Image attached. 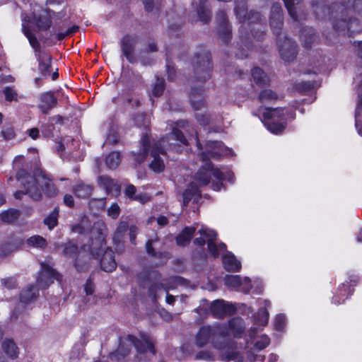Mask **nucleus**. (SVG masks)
<instances>
[{"instance_id":"obj_29","label":"nucleus","mask_w":362,"mask_h":362,"mask_svg":"<svg viewBox=\"0 0 362 362\" xmlns=\"http://www.w3.org/2000/svg\"><path fill=\"white\" fill-rule=\"evenodd\" d=\"M199 198L201 192L196 182H191L182 194L183 204L187 206L193 197Z\"/></svg>"},{"instance_id":"obj_64","label":"nucleus","mask_w":362,"mask_h":362,"mask_svg":"<svg viewBox=\"0 0 362 362\" xmlns=\"http://www.w3.org/2000/svg\"><path fill=\"white\" fill-rule=\"evenodd\" d=\"M84 222L81 221V223L74 225L71 228V230L74 233H78V234H84L88 232V228H86L83 225Z\"/></svg>"},{"instance_id":"obj_27","label":"nucleus","mask_w":362,"mask_h":362,"mask_svg":"<svg viewBox=\"0 0 362 362\" xmlns=\"http://www.w3.org/2000/svg\"><path fill=\"white\" fill-rule=\"evenodd\" d=\"M300 38L303 45L309 49L311 47L312 44L316 40V35L314 29L312 28H303L300 35Z\"/></svg>"},{"instance_id":"obj_42","label":"nucleus","mask_w":362,"mask_h":362,"mask_svg":"<svg viewBox=\"0 0 362 362\" xmlns=\"http://www.w3.org/2000/svg\"><path fill=\"white\" fill-rule=\"evenodd\" d=\"M198 16L201 21L207 23L211 21V11L207 8L203 1H200L199 6L197 10Z\"/></svg>"},{"instance_id":"obj_40","label":"nucleus","mask_w":362,"mask_h":362,"mask_svg":"<svg viewBox=\"0 0 362 362\" xmlns=\"http://www.w3.org/2000/svg\"><path fill=\"white\" fill-rule=\"evenodd\" d=\"M59 209L54 208L44 219V223L49 230L53 229L58 223Z\"/></svg>"},{"instance_id":"obj_3","label":"nucleus","mask_w":362,"mask_h":362,"mask_svg":"<svg viewBox=\"0 0 362 362\" xmlns=\"http://www.w3.org/2000/svg\"><path fill=\"white\" fill-rule=\"evenodd\" d=\"M206 151L202 152L200 154L202 160L205 163L196 173L194 182L197 183L198 187L206 186L210 182L211 175H213L219 181L218 182H213V189L218 191L222 186V183L220 182L225 180V176L218 168L214 167L209 159H217L221 156H227L231 151L224 146L221 141H209L206 144Z\"/></svg>"},{"instance_id":"obj_6","label":"nucleus","mask_w":362,"mask_h":362,"mask_svg":"<svg viewBox=\"0 0 362 362\" xmlns=\"http://www.w3.org/2000/svg\"><path fill=\"white\" fill-rule=\"evenodd\" d=\"M157 274L155 272H143L138 274L137 278L143 287H148V294L156 302L163 291L168 292L169 287L161 282H151V278H156Z\"/></svg>"},{"instance_id":"obj_25","label":"nucleus","mask_w":362,"mask_h":362,"mask_svg":"<svg viewBox=\"0 0 362 362\" xmlns=\"http://www.w3.org/2000/svg\"><path fill=\"white\" fill-rule=\"evenodd\" d=\"M224 268L228 272H238L241 267L240 262L231 252H227L223 257Z\"/></svg>"},{"instance_id":"obj_57","label":"nucleus","mask_w":362,"mask_h":362,"mask_svg":"<svg viewBox=\"0 0 362 362\" xmlns=\"http://www.w3.org/2000/svg\"><path fill=\"white\" fill-rule=\"evenodd\" d=\"M1 135L6 140H11L15 137V132L12 127H5L1 131Z\"/></svg>"},{"instance_id":"obj_17","label":"nucleus","mask_w":362,"mask_h":362,"mask_svg":"<svg viewBox=\"0 0 362 362\" xmlns=\"http://www.w3.org/2000/svg\"><path fill=\"white\" fill-rule=\"evenodd\" d=\"M204 90L202 86H192L191 88L189 98L193 108L196 110H201L205 105L203 96Z\"/></svg>"},{"instance_id":"obj_30","label":"nucleus","mask_w":362,"mask_h":362,"mask_svg":"<svg viewBox=\"0 0 362 362\" xmlns=\"http://www.w3.org/2000/svg\"><path fill=\"white\" fill-rule=\"evenodd\" d=\"M93 190V186L85 184L82 182H78L73 187V192L75 194V195L82 199L88 198L92 194Z\"/></svg>"},{"instance_id":"obj_49","label":"nucleus","mask_w":362,"mask_h":362,"mask_svg":"<svg viewBox=\"0 0 362 362\" xmlns=\"http://www.w3.org/2000/svg\"><path fill=\"white\" fill-rule=\"evenodd\" d=\"M259 99L262 103L269 102L277 99V95L272 90H263L259 96Z\"/></svg>"},{"instance_id":"obj_56","label":"nucleus","mask_w":362,"mask_h":362,"mask_svg":"<svg viewBox=\"0 0 362 362\" xmlns=\"http://www.w3.org/2000/svg\"><path fill=\"white\" fill-rule=\"evenodd\" d=\"M105 198L91 199L89 202V206L90 208L97 207L100 209H103L105 206Z\"/></svg>"},{"instance_id":"obj_53","label":"nucleus","mask_w":362,"mask_h":362,"mask_svg":"<svg viewBox=\"0 0 362 362\" xmlns=\"http://www.w3.org/2000/svg\"><path fill=\"white\" fill-rule=\"evenodd\" d=\"M2 286L8 289H13L17 286V281L14 277H7L1 280Z\"/></svg>"},{"instance_id":"obj_52","label":"nucleus","mask_w":362,"mask_h":362,"mask_svg":"<svg viewBox=\"0 0 362 362\" xmlns=\"http://www.w3.org/2000/svg\"><path fill=\"white\" fill-rule=\"evenodd\" d=\"M269 343V338L266 335H262L260 339L255 342V346L257 350H262L265 349Z\"/></svg>"},{"instance_id":"obj_21","label":"nucleus","mask_w":362,"mask_h":362,"mask_svg":"<svg viewBox=\"0 0 362 362\" xmlns=\"http://www.w3.org/2000/svg\"><path fill=\"white\" fill-rule=\"evenodd\" d=\"M198 233L207 239L208 249L209 251L212 254L214 257H218V252L217 251V245L215 244L214 240L217 236V233L213 230L202 227Z\"/></svg>"},{"instance_id":"obj_51","label":"nucleus","mask_w":362,"mask_h":362,"mask_svg":"<svg viewBox=\"0 0 362 362\" xmlns=\"http://www.w3.org/2000/svg\"><path fill=\"white\" fill-rule=\"evenodd\" d=\"M296 88L298 91L306 93L314 88V83L312 81H303L297 83Z\"/></svg>"},{"instance_id":"obj_10","label":"nucleus","mask_w":362,"mask_h":362,"mask_svg":"<svg viewBox=\"0 0 362 362\" xmlns=\"http://www.w3.org/2000/svg\"><path fill=\"white\" fill-rule=\"evenodd\" d=\"M127 340L130 344H133L139 354H145L148 351L153 355L156 354L153 341L152 339L146 334H141V339L128 334L127 336Z\"/></svg>"},{"instance_id":"obj_44","label":"nucleus","mask_w":362,"mask_h":362,"mask_svg":"<svg viewBox=\"0 0 362 362\" xmlns=\"http://www.w3.org/2000/svg\"><path fill=\"white\" fill-rule=\"evenodd\" d=\"M0 216L4 222L10 223L18 219L20 216V212L16 209H10L1 213Z\"/></svg>"},{"instance_id":"obj_9","label":"nucleus","mask_w":362,"mask_h":362,"mask_svg":"<svg viewBox=\"0 0 362 362\" xmlns=\"http://www.w3.org/2000/svg\"><path fill=\"white\" fill-rule=\"evenodd\" d=\"M105 226L103 223H97L94 225L93 233L97 232L98 237L92 239L91 244L90 245V255L93 258H99L101 252L103 250V247L105 246V235L103 230Z\"/></svg>"},{"instance_id":"obj_54","label":"nucleus","mask_w":362,"mask_h":362,"mask_svg":"<svg viewBox=\"0 0 362 362\" xmlns=\"http://www.w3.org/2000/svg\"><path fill=\"white\" fill-rule=\"evenodd\" d=\"M159 239L158 237H156L154 239H149L146 243V251L147 254L151 257L156 255V250L153 247V244L156 242H158Z\"/></svg>"},{"instance_id":"obj_62","label":"nucleus","mask_w":362,"mask_h":362,"mask_svg":"<svg viewBox=\"0 0 362 362\" xmlns=\"http://www.w3.org/2000/svg\"><path fill=\"white\" fill-rule=\"evenodd\" d=\"M54 129V126L53 124H45L42 127V129H41V131H42V134L45 136V137H52L53 136V129Z\"/></svg>"},{"instance_id":"obj_47","label":"nucleus","mask_w":362,"mask_h":362,"mask_svg":"<svg viewBox=\"0 0 362 362\" xmlns=\"http://www.w3.org/2000/svg\"><path fill=\"white\" fill-rule=\"evenodd\" d=\"M224 281L225 284L230 288H238L243 284L242 279L238 275H227L224 278Z\"/></svg>"},{"instance_id":"obj_36","label":"nucleus","mask_w":362,"mask_h":362,"mask_svg":"<svg viewBox=\"0 0 362 362\" xmlns=\"http://www.w3.org/2000/svg\"><path fill=\"white\" fill-rule=\"evenodd\" d=\"M2 348L9 357L15 358L18 356V349L13 340L6 339L2 343Z\"/></svg>"},{"instance_id":"obj_13","label":"nucleus","mask_w":362,"mask_h":362,"mask_svg":"<svg viewBox=\"0 0 362 362\" xmlns=\"http://www.w3.org/2000/svg\"><path fill=\"white\" fill-rule=\"evenodd\" d=\"M137 42V37L130 35H124L120 40V47L122 54L130 63H135L136 62V59L134 56V50Z\"/></svg>"},{"instance_id":"obj_34","label":"nucleus","mask_w":362,"mask_h":362,"mask_svg":"<svg viewBox=\"0 0 362 362\" xmlns=\"http://www.w3.org/2000/svg\"><path fill=\"white\" fill-rule=\"evenodd\" d=\"M120 153L112 151L105 158V164L109 169L113 170L117 168L121 162Z\"/></svg>"},{"instance_id":"obj_35","label":"nucleus","mask_w":362,"mask_h":362,"mask_svg":"<svg viewBox=\"0 0 362 362\" xmlns=\"http://www.w3.org/2000/svg\"><path fill=\"white\" fill-rule=\"evenodd\" d=\"M22 30L23 34L28 39L30 45L35 49V52L37 54L42 52L40 51V45L37 37L30 32L29 28L26 25H25L24 23H23L22 25Z\"/></svg>"},{"instance_id":"obj_15","label":"nucleus","mask_w":362,"mask_h":362,"mask_svg":"<svg viewBox=\"0 0 362 362\" xmlns=\"http://www.w3.org/2000/svg\"><path fill=\"white\" fill-rule=\"evenodd\" d=\"M216 19L218 24L217 30L218 35L225 42H227L230 38L231 26L228 23L226 13L223 11H218Z\"/></svg>"},{"instance_id":"obj_43","label":"nucleus","mask_w":362,"mask_h":362,"mask_svg":"<svg viewBox=\"0 0 362 362\" xmlns=\"http://www.w3.org/2000/svg\"><path fill=\"white\" fill-rule=\"evenodd\" d=\"M26 242L29 246L40 249H45L47 245V240L40 235H33L27 239Z\"/></svg>"},{"instance_id":"obj_23","label":"nucleus","mask_w":362,"mask_h":362,"mask_svg":"<svg viewBox=\"0 0 362 362\" xmlns=\"http://www.w3.org/2000/svg\"><path fill=\"white\" fill-rule=\"evenodd\" d=\"M196 231V227H185L176 237V243L178 246L185 247L188 245Z\"/></svg>"},{"instance_id":"obj_46","label":"nucleus","mask_w":362,"mask_h":362,"mask_svg":"<svg viewBox=\"0 0 362 362\" xmlns=\"http://www.w3.org/2000/svg\"><path fill=\"white\" fill-rule=\"evenodd\" d=\"M262 16L261 14L255 11H250V12H247L246 14V20L245 23H242L243 25H245V23H247V25H250L251 24H257L259 23L262 21Z\"/></svg>"},{"instance_id":"obj_22","label":"nucleus","mask_w":362,"mask_h":362,"mask_svg":"<svg viewBox=\"0 0 362 362\" xmlns=\"http://www.w3.org/2000/svg\"><path fill=\"white\" fill-rule=\"evenodd\" d=\"M132 346H133V344H129L127 340V337L124 339H121L117 350L110 354V359L112 361H119L124 358L129 354Z\"/></svg>"},{"instance_id":"obj_45","label":"nucleus","mask_w":362,"mask_h":362,"mask_svg":"<svg viewBox=\"0 0 362 362\" xmlns=\"http://www.w3.org/2000/svg\"><path fill=\"white\" fill-rule=\"evenodd\" d=\"M63 247L62 253L66 257H74L78 253V247L72 242L61 245Z\"/></svg>"},{"instance_id":"obj_32","label":"nucleus","mask_w":362,"mask_h":362,"mask_svg":"<svg viewBox=\"0 0 362 362\" xmlns=\"http://www.w3.org/2000/svg\"><path fill=\"white\" fill-rule=\"evenodd\" d=\"M252 76L259 86H264L269 83L268 76L259 67H255L252 69Z\"/></svg>"},{"instance_id":"obj_50","label":"nucleus","mask_w":362,"mask_h":362,"mask_svg":"<svg viewBox=\"0 0 362 362\" xmlns=\"http://www.w3.org/2000/svg\"><path fill=\"white\" fill-rule=\"evenodd\" d=\"M165 82L163 78H156V81L154 84L153 89V95L156 97L161 95L164 90Z\"/></svg>"},{"instance_id":"obj_37","label":"nucleus","mask_w":362,"mask_h":362,"mask_svg":"<svg viewBox=\"0 0 362 362\" xmlns=\"http://www.w3.org/2000/svg\"><path fill=\"white\" fill-rule=\"evenodd\" d=\"M34 20L38 30H47L51 27L52 21L47 14L35 16Z\"/></svg>"},{"instance_id":"obj_59","label":"nucleus","mask_w":362,"mask_h":362,"mask_svg":"<svg viewBox=\"0 0 362 362\" xmlns=\"http://www.w3.org/2000/svg\"><path fill=\"white\" fill-rule=\"evenodd\" d=\"M128 229V224L127 222H121L115 233V238H120L123 233H125Z\"/></svg>"},{"instance_id":"obj_7","label":"nucleus","mask_w":362,"mask_h":362,"mask_svg":"<svg viewBox=\"0 0 362 362\" xmlns=\"http://www.w3.org/2000/svg\"><path fill=\"white\" fill-rule=\"evenodd\" d=\"M277 45L281 57L285 62H291L298 54V46L291 39L281 34L276 35Z\"/></svg>"},{"instance_id":"obj_41","label":"nucleus","mask_w":362,"mask_h":362,"mask_svg":"<svg viewBox=\"0 0 362 362\" xmlns=\"http://www.w3.org/2000/svg\"><path fill=\"white\" fill-rule=\"evenodd\" d=\"M229 328L233 331L235 337H240L244 332L245 327L241 318H233L229 321Z\"/></svg>"},{"instance_id":"obj_20","label":"nucleus","mask_w":362,"mask_h":362,"mask_svg":"<svg viewBox=\"0 0 362 362\" xmlns=\"http://www.w3.org/2000/svg\"><path fill=\"white\" fill-rule=\"evenodd\" d=\"M302 1L303 0H283L288 15L296 22L305 19L306 14L303 12L298 13L296 6V5L300 4Z\"/></svg>"},{"instance_id":"obj_60","label":"nucleus","mask_w":362,"mask_h":362,"mask_svg":"<svg viewBox=\"0 0 362 362\" xmlns=\"http://www.w3.org/2000/svg\"><path fill=\"white\" fill-rule=\"evenodd\" d=\"M119 206L116 203L112 204L107 210L108 216H111L112 218H117L119 215Z\"/></svg>"},{"instance_id":"obj_58","label":"nucleus","mask_w":362,"mask_h":362,"mask_svg":"<svg viewBox=\"0 0 362 362\" xmlns=\"http://www.w3.org/2000/svg\"><path fill=\"white\" fill-rule=\"evenodd\" d=\"M145 10L151 12L155 8H158L159 3L155 0H142Z\"/></svg>"},{"instance_id":"obj_48","label":"nucleus","mask_w":362,"mask_h":362,"mask_svg":"<svg viewBox=\"0 0 362 362\" xmlns=\"http://www.w3.org/2000/svg\"><path fill=\"white\" fill-rule=\"evenodd\" d=\"M133 119L134 121V123L138 127H144V129H147L149 123V119L147 117V115L144 113H138L136 114Z\"/></svg>"},{"instance_id":"obj_31","label":"nucleus","mask_w":362,"mask_h":362,"mask_svg":"<svg viewBox=\"0 0 362 362\" xmlns=\"http://www.w3.org/2000/svg\"><path fill=\"white\" fill-rule=\"evenodd\" d=\"M37 290L33 286H29L23 290L20 295V300L22 303H29L37 298Z\"/></svg>"},{"instance_id":"obj_24","label":"nucleus","mask_w":362,"mask_h":362,"mask_svg":"<svg viewBox=\"0 0 362 362\" xmlns=\"http://www.w3.org/2000/svg\"><path fill=\"white\" fill-rule=\"evenodd\" d=\"M41 189L47 197H54L58 194V189L52 180L45 175H41Z\"/></svg>"},{"instance_id":"obj_26","label":"nucleus","mask_w":362,"mask_h":362,"mask_svg":"<svg viewBox=\"0 0 362 362\" xmlns=\"http://www.w3.org/2000/svg\"><path fill=\"white\" fill-rule=\"evenodd\" d=\"M98 185L103 187L107 194L114 191L119 192V186L111 177L106 175H101L98 179Z\"/></svg>"},{"instance_id":"obj_28","label":"nucleus","mask_w":362,"mask_h":362,"mask_svg":"<svg viewBox=\"0 0 362 362\" xmlns=\"http://www.w3.org/2000/svg\"><path fill=\"white\" fill-rule=\"evenodd\" d=\"M234 13L240 23H245L247 11V0H234Z\"/></svg>"},{"instance_id":"obj_19","label":"nucleus","mask_w":362,"mask_h":362,"mask_svg":"<svg viewBox=\"0 0 362 362\" xmlns=\"http://www.w3.org/2000/svg\"><path fill=\"white\" fill-rule=\"evenodd\" d=\"M100 264L102 269L106 272H111L116 269L114 252L110 248L107 247L104 251Z\"/></svg>"},{"instance_id":"obj_11","label":"nucleus","mask_w":362,"mask_h":362,"mask_svg":"<svg viewBox=\"0 0 362 362\" xmlns=\"http://www.w3.org/2000/svg\"><path fill=\"white\" fill-rule=\"evenodd\" d=\"M54 279L60 281L62 279L61 274L57 272L49 264L42 262L41 272L37 279L38 286L41 288L45 289L53 283Z\"/></svg>"},{"instance_id":"obj_38","label":"nucleus","mask_w":362,"mask_h":362,"mask_svg":"<svg viewBox=\"0 0 362 362\" xmlns=\"http://www.w3.org/2000/svg\"><path fill=\"white\" fill-rule=\"evenodd\" d=\"M267 112L264 113V117L267 119H274L276 121L285 122L284 109L283 108H267Z\"/></svg>"},{"instance_id":"obj_33","label":"nucleus","mask_w":362,"mask_h":362,"mask_svg":"<svg viewBox=\"0 0 362 362\" xmlns=\"http://www.w3.org/2000/svg\"><path fill=\"white\" fill-rule=\"evenodd\" d=\"M264 125L271 132L277 134L281 133L284 130L286 122L267 119L264 122Z\"/></svg>"},{"instance_id":"obj_63","label":"nucleus","mask_w":362,"mask_h":362,"mask_svg":"<svg viewBox=\"0 0 362 362\" xmlns=\"http://www.w3.org/2000/svg\"><path fill=\"white\" fill-rule=\"evenodd\" d=\"M196 359H202L206 361H213L214 356L208 351H201L195 356Z\"/></svg>"},{"instance_id":"obj_18","label":"nucleus","mask_w":362,"mask_h":362,"mask_svg":"<svg viewBox=\"0 0 362 362\" xmlns=\"http://www.w3.org/2000/svg\"><path fill=\"white\" fill-rule=\"evenodd\" d=\"M36 56L39 63L38 69L41 75L45 78L48 77L51 71V55L43 52L36 54Z\"/></svg>"},{"instance_id":"obj_14","label":"nucleus","mask_w":362,"mask_h":362,"mask_svg":"<svg viewBox=\"0 0 362 362\" xmlns=\"http://www.w3.org/2000/svg\"><path fill=\"white\" fill-rule=\"evenodd\" d=\"M210 308L212 315L216 318H222L227 315H233L236 310L233 305L226 303L223 300L214 301Z\"/></svg>"},{"instance_id":"obj_5","label":"nucleus","mask_w":362,"mask_h":362,"mask_svg":"<svg viewBox=\"0 0 362 362\" xmlns=\"http://www.w3.org/2000/svg\"><path fill=\"white\" fill-rule=\"evenodd\" d=\"M194 77L201 83H204L211 77V64L210 53L202 50L194 54L192 61Z\"/></svg>"},{"instance_id":"obj_39","label":"nucleus","mask_w":362,"mask_h":362,"mask_svg":"<svg viewBox=\"0 0 362 362\" xmlns=\"http://www.w3.org/2000/svg\"><path fill=\"white\" fill-rule=\"evenodd\" d=\"M346 7L348 8L349 12V16L356 19H358L354 16V13H362V0H354L351 3L348 1L347 3H343ZM360 23V22H358Z\"/></svg>"},{"instance_id":"obj_16","label":"nucleus","mask_w":362,"mask_h":362,"mask_svg":"<svg viewBox=\"0 0 362 362\" xmlns=\"http://www.w3.org/2000/svg\"><path fill=\"white\" fill-rule=\"evenodd\" d=\"M40 102L39 107L42 113L46 115L57 105V98L54 95V93L50 91L42 93L40 95Z\"/></svg>"},{"instance_id":"obj_12","label":"nucleus","mask_w":362,"mask_h":362,"mask_svg":"<svg viewBox=\"0 0 362 362\" xmlns=\"http://www.w3.org/2000/svg\"><path fill=\"white\" fill-rule=\"evenodd\" d=\"M269 23L276 35H280L284 25V13L280 3H274L271 7Z\"/></svg>"},{"instance_id":"obj_1","label":"nucleus","mask_w":362,"mask_h":362,"mask_svg":"<svg viewBox=\"0 0 362 362\" xmlns=\"http://www.w3.org/2000/svg\"><path fill=\"white\" fill-rule=\"evenodd\" d=\"M312 6L317 18L324 20L330 16L334 30L339 34L352 36L361 31L358 21L349 16L348 8L344 4L336 2L330 7L323 0L313 1Z\"/></svg>"},{"instance_id":"obj_8","label":"nucleus","mask_w":362,"mask_h":362,"mask_svg":"<svg viewBox=\"0 0 362 362\" xmlns=\"http://www.w3.org/2000/svg\"><path fill=\"white\" fill-rule=\"evenodd\" d=\"M221 335L218 327L203 326L196 335L195 344L199 347H203L210 342L214 343L215 339Z\"/></svg>"},{"instance_id":"obj_4","label":"nucleus","mask_w":362,"mask_h":362,"mask_svg":"<svg viewBox=\"0 0 362 362\" xmlns=\"http://www.w3.org/2000/svg\"><path fill=\"white\" fill-rule=\"evenodd\" d=\"M16 180L21 182L22 187L25 189V194L32 199L38 201L42 198V189L37 185H40L41 175L33 177L25 169H20L16 175Z\"/></svg>"},{"instance_id":"obj_61","label":"nucleus","mask_w":362,"mask_h":362,"mask_svg":"<svg viewBox=\"0 0 362 362\" xmlns=\"http://www.w3.org/2000/svg\"><path fill=\"white\" fill-rule=\"evenodd\" d=\"M285 326V317L283 315H278L275 318L274 327L278 331H281Z\"/></svg>"},{"instance_id":"obj_2","label":"nucleus","mask_w":362,"mask_h":362,"mask_svg":"<svg viewBox=\"0 0 362 362\" xmlns=\"http://www.w3.org/2000/svg\"><path fill=\"white\" fill-rule=\"evenodd\" d=\"M174 141H179L182 144H187V140L183 133L177 129H174L166 137L163 138L158 142H155L152 146L150 144V139L147 132H146L141 139V149H140L137 153H132L134 159L137 164L139 165L142 163L146 158L150 151L153 160L149 164V167L154 172L160 173L164 170L165 165L159 155L160 153H164L163 147L165 143H168L169 146H173L175 145L173 142Z\"/></svg>"},{"instance_id":"obj_55","label":"nucleus","mask_w":362,"mask_h":362,"mask_svg":"<svg viewBox=\"0 0 362 362\" xmlns=\"http://www.w3.org/2000/svg\"><path fill=\"white\" fill-rule=\"evenodd\" d=\"M5 98L7 101H13L17 100V93L10 87H6L3 90Z\"/></svg>"}]
</instances>
